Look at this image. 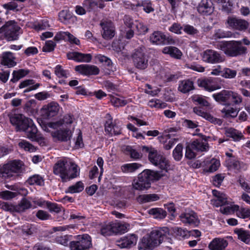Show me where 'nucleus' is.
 Instances as JSON below:
<instances>
[{"mask_svg":"<svg viewBox=\"0 0 250 250\" xmlns=\"http://www.w3.org/2000/svg\"><path fill=\"white\" fill-rule=\"evenodd\" d=\"M22 131L25 132L27 137L31 141L39 142L40 140L42 139V138L39 137L37 134V128L34 124L32 120L30 122V124H28L26 125L25 130H23Z\"/></svg>","mask_w":250,"mask_h":250,"instance_id":"18","label":"nucleus"},{"mask_svg":"<svg viewBox=\"0 0 250 250\" xmlns=\"http://www.w3.org/2000/svg\"><path fill=\"white\" fill-rule=\"evenodd\" d=\"M8 116L11 124L16 127L17 131L25 130L26 125L30 124L32 120L21 114H9Z\"/></svg>","mask_w":250,"mask_h":250,"instance_id":"9","label":"nucleus"},{"mask_svg":"<svg viewBox=\"0 0 250 250\" xmlns=\"http://www.w3.org/2000/svg\"><path fill=\"white\" fill-rule=\"evenodd\" d=\"M15 57L11 52H4L2 53L0 63L8 67H12L16 65Z\"/></svg>","mask_w":250,"mask_h":250,"instance_id":"20","label":"nucleus"},{"mask_svg":"<svg viewBox=\"0 0 250 250\" xmlns=\"http://www.w3.org/2000/svg\"><path fill=\"white\" fill-rule=\"evenodd\" d=\"M225 135L231 138L234 141H239L244 138L242 133L233 128H228L225 129Z\"/></svg>","mask_w":250,"mask_h":250,"instance_id":"26","label":"nucleus"},{"mask_svg":"<svg viewBox=\"0 0 250 250\" xmlns=\"http://www.w3.org/2000/svg\"><path fill=\"white\" fill-rule=\"evenodd\" d=\"M159 199V197L156 194H142L137 198L138 202L141 203L153 202Z\"/></svg>","mask_w":250,"mask_h":250,"instance_id":"31","label":"nucleus"},{"mask_svg":"<svg viewBox=\"0 0 250 250\" xmlns=\"http://www.w3.org/2000/svg\"><path fill=\"white\" fill-rule=\"evenodd\" d=\"M149 213L153 215L155 218L163 219L167 216V212L161 208H152L149 210Z\"/></svg>","mask_w":250,"mask_h":250,"instance_id":"37","label":"nucleus"},{"mask_svg":"<svg viewBox=\"0 0 250 250\" xmlns=\"http://www.w3.org/2000/svg\"><path fill=\"white\" fill-rule=\"evenodd\" d=\"M137 236L130 234L116 241V245L121 248H130L135 246L137 242Z\"/></svg>","mask_w":250,"mask_h":250,"instance_id":"15","label":"nucleus"},{"mask_svg":"<svg viewBox=\"0 0 250 250\" xmlns=\"http://www.w3.org/2000/svg\"><path fill=\"white\" fill-rule=\"evenodd\" d=\"M78 242L82 250L89 249L92 245L91 238L87 234L83 235Z\"/></svg>","mask_w":250,"mask_h":250,"instance_id":"34","label":"nucleus"},{"mask_svg":"<svg viewBox=\"0 0 250 250\" xmlns=\"http://www.w3.org/2000/svg\"><path fill=\"white\" fill-rule=\"evenodd\" d=\"M56 43L52 41H48L43 47L42 50L44 52H51L54 49Z\"/></svg>","mask_w":250,"mask_h":250,"instance_id":"64","label":"nucleus"},{"mask_svg":"<svg viewBox=\"0 0 250 250\" xmlns=\"http://www.w3.org/2000/svg\"><path fill=\"white\" fill-rule=\"evenodd\" d=\"M233 210L237 211V215L239 217L243 219L250 217V209L242 208H239L238 205L234 206Z\"/></svg>","mask_w":250,"mask_h":250,"instance_id":"33","label":"nucleus"},{"mask_svg":"<svg viewBox=\"0 0 250 250\" xmlns=\"http://www.w3.org/2000/svg\"><path fill=\"white\" fill-rule=\"evenodd\" d=\"M46 204L47 208L51 212L54 211L58 213L61 211V207L57 204L46 202Z\"/></svg>","mask_w":250,"mask_h":250,"instance_id":"62","label":"nucleus"},{"mask_svg":"<svg viewBox=\"0 0 250 250\" xmlns=\"http://www.w3.org/2000/svg\"><path fill=\"white\" fill-rule=\"evenodd\" d=\"M142 167L138 163H131L125 164L122 166V171L124 173L133 172Z\"/></svg>","mask_w":250,"mask_h":250,"instance_id":"36","label":"nucleus"},{"mask_svg":"<svg viewBox=\"0 0 250 250\" xmlns=\"http://www.w3.org/2000/svg\"><path fill=\"white\" fill-rule=\"evenodd\" d=\"M238 238L246 243L250 242V232L242 229L237 230Z\"/></svg>","mask_w":250,"mask_h":250,"instance_id":"39","label":"nucleus"},{"mask_svg":"<svg viewBox=\"0 0 250 250\" xmlns=\"http://www.w3.org/2000/svg\"><path fill=\"white\" fill-rule=\"evenodd\" d=\"M111 102L115 106H122L127 104L126 101L117 97H113L111 99Z\"/></svg>","mask_w":250,"mask_h":250,"instance_id":"59","label":"nucleus"},{"mask_svg":"<svg viewBox=\"0 0 250 250\" xmlns=\"http://www.w3.org/2000/svg\"><path fill=\"white\" fill-rule=\"evenodd\" d=\"M202 59L206 62L215 64L223 62L225 57L215 50L208 49L203 52Z\"/></svg>","mask_w":250,"mask_h":250,"instance_id":"10","label":"nucleus"},{"mask_svg":"<svg viewBox=\"0 0 250 250\" xmlns=\"http://www.w3.org/2000/svg\"><path fill=\"white\" fill-rule=\"evenodd\" d=\"M212 193L220 202V204H223L224 205L227 204V197L226 194L216 190H213Z\"/></svg>","mask_w":250,"mask_h":250,"instance_id":"45","label":"nucleus"},{"mask_svg":"<svg viewBox=\"0 0 250 250\" xmlns=\"http://www.w3.org/2000/svg\"><path fill=\"white\" fill-rule=\"evenodd\" d=\"M28 70H25L23 69H19L17 71L14 70L13 72V78L11 80V81L13 83H15L19 81L20 79L25 76L29 73Z\"/></svg>","mask_w":250,"mask_h":250,"instance_id":"35","label":"nucleus"},{"mask_svg":"<svg viewBox=\"0 0 250 250\" xmlns=\"http://www.w3.org/2000/svg\"><path fill=\"white\" fill-rule=\"evenodd\" d=\"M15 206L8 203L0 201V208L7 211L14 212Z\"/></svg>","mask_w":250,"mask_h":250,"instance_id":"56","label":"nucleus"},{"mask_svg":"<svg viewBox=\"0 0 250 250\" xmlns=\"http://www.w3.org/2000/svg\"><path fill=\"white\" fill-rule=\"evenodd\" d=\"M100 25L102 28V35L105 40H110L115 34V28L113 22L108 20H103Z\"/></svg>","mask_w":250,"mask_h":250,"instance_id":"11","label":"nucleus"},{"mask_svg":"<svg viewBox=\"0 0 250 250\" xmlns=\"http://www.w3.org/2000/svg\"><path fill=\"white\" fill-rule=\"evenodd\" d=\"M173 232L177 235L182 237H185L187 235L188 231L184 229L177 227L172 228Z\"/></svg>","mask_w":250,"mask_h":250,"instance_id":"58","label":"nucleus"},{"mask_svg":"<svg viewBox=\"0 0 250 250\" xmlns=\"http://www.w3.org/2000/svg\"><path fill=\"white\" fill-rule=\"evenodd\" d=\"M113 225L114 233H124L127 231V226L126 225L120 223H113Z\"/></svg>","mask_w":250,"mask_h":250,"instance_id":"41","label":"nucleus"},{"mask_svg":"<svg viewBox=\"0 0 250 250\" xmlns=\"http://www.w3.org/2000/svg\"><path fill=\"white\" fill-rule=\"evenodd\" d=\"M75 70L84 75H97L100 71L96 66L88 64H81L76 66Z\"/></svg>","mask_w":250,"mask_h":250,"instance_id":"16","label":"nucleus"},{"mask_svg":"<svg viewBox=\"0 0 250 250\" xmlns=\"http://www.w3.org/2000/svg\"><path fill=\"white\" fill-rule=\"evenodd\" d=\"M236 70L226 68L222 71V73L221 75L225 78L232 79L236 76Z\"/></svg>","mask_w":250,"mask_h":250,"instance_id":"51","label":"nucleus"},{"mask_svg":"<svg viewBox=\"0 0 250 250\" xmlns=\"http://www.w3.org/2000/svg\"><path fill=\"white\" fill-rule=\"evenodd\" d=\"M183 146L181 144H178L173 151V156L174 159L176 161H179L181 159L183 153Z\"/></svg>","mask_w":250,"mask_h":250,"instance_id":"50","label":"nucleus"},{"mask_svg":"<svg viewBox=\"0 0 250 250\" xmlns=\"http://www.w3.org/2000/svg\"><path fill=\"white\" fill-rule=\"evenodd\" d=\"M226 22L229 28L236 30H245L249 26V23L246 20L233 16H229Z\"/></svg>","mask_w":250,"mask_h":250,"instance_id":"12","label":"nucleus"},{"mask_svg":"<svg viewBox=\"0 0 250 250\" xmlns=\"http://www.w3.org/2000/svg\"><path fill=\"white\" fill-rule=\"evenodd\" d=\"M20 27L14 21L7 22L0 28V36L4 35L8 41L16 40L18 38Z\"/></svg>","mask_w":250,"mask_h":250,"instance_id":"6","label":"nucleus"},{"mask_svg":"<svg viewBox=\"0 0 250 250\" xmlns=\"http://www.w3.org/2000/svg\"><path fill=\"white\" fill-rule=\"evenodd\" d=\"M231 97L233 104L235 105H239L242 103L243 98L238 93L229 91V99Z\"/></svg>","mask_w":250,"mask_h":250,"instance_id":"48","label":"nucleus"},{"mask_svg":"<svg viewBox=\"0 0 250 250\" xmlns=\"http://www.w3.org/2000/svg\"><path fill=\"white\" fill-rule=\"evenodd\" d=\"M197 8L198 12L203 15H210L214 10L211 0H201Z\"/></svg>","mask_w":250,"mask_h":250,"instance_id":"17","label":"nucleus"},{"mask_svg":"<svg viewBox=\"0 0 250 250\" xmlns=\"http://www.w3.org/2000/svg\"><path fill=\"white\" fill-rule=\"evenodd\" d=\"M83 188L84 186L83 183L81 181H79L75 185L69 187L67 189V192L71 193L80 192L82 191Z\"/></svg>","mask_w":250,"mask_h":250,"instance_id":"40","label":"nucleus"},{"mask_svg":"<svg viewBox=\"0 0 250 250\" xmlns=\"http://www.w3.org/2000/svg\"><path fill=\"white\" fill-rule=\"evenodd\" d=\"M160 177V174L157 171L145 170L138 175L137 179L133 180L132 187L137 190H147L150 187L151 181L158 180Z\"/></svg>","mask_w":250,"mask_h":250,"instance_id":"3","label":"nucleus"},{"mask_svg":"<svg viewBox=\"0 0 250 250\" xmlns=\"http://www.w3.org/2000/svg\"><path fill=\"white\" fill-rule=\"evenodd\" d=\"M190 145L194 150L198 151H207L208 148L207 140L203 138H199L193 141Z\"/></svg>","mask_w":250,"mask_h":250,"instance_id":"22","label":"nucleus"},{"mask_svg":"<svg viewBox=\"0 0 250 250\" xmlns=\"http://www.w3.org/2000/svg\"><path fill=\"white\" fill-rule=\"evenodd\" d=\"M95 59L97 61L101 63H103L107 66H109L111 64V61L105 56L98 55L95 56Z\"/></svg>","mask_w":250,"mask_h":250,"instance_id":"57","label":"nucleus"},{"mask_svg":"<svg viewBox=\"0 0 250 250\" xmlns=\"http://www.w3.org/2000/svg\"><path fill=\"white\" fill-rule=\"evenodd\" d=\"M106 118L107 119L104 125V129L106 133L111 136L121 134V127L117 125L116 121L113 123L111 115L109 114H107Z\"/></svg>","mask_w":250,"mask_h":250,"instance_id":"13","label":"nucleus"},{"mask_svg":"<svg viewBox=\"0 0 250 250\" xmlns=\"http://www.w3.org/2000/svg\"><path fill=\"white\" fill-rule=\"evenodd\" d=\"M53 172L59 176L63 182L73 179L79 175L77 165L69 159L58 161L53 167Z\"/></svg>","mask_w":250,"mask_h":250,"instance_id":"1","label":"nucleus"},{"mask_svg":"<svg viewBox=\"0 0 250 250\" xmlns=\"http://www.w3.org/2000/svg\"><path fill=\"white\" fill-rule=\"evenodd\" d=\"M67 57L69 60H73L78 62H89L92 59L90 54H83L78 52H69L67 54Z\"/></svg>","mask_w":250,"mask_h":250,"instance_id":"19","label":"nucleus"},{"mask_svg":"<svg viewBox=\"0 0 250 250\" xmlns=\"http://www.w3.org/2000/svg\"><path fill=\"white\" fill-rule=\"evenodd\" d=\"M192 100L194 102H197L198 104L203 106H208L209 104L207 100L199 95H194L192 97Z\"/></svg>","mask_w":250,"mask_h":250,"instance_id":"55","label":"nucleus"},{"mask_svg":"<svg viewBox=\"0 0 250 250\" xmlns=\"http://www.w3.org/2000/svg\"><path fill=\"white\" fill-rule=\"evenodd\" d=\"M191 146V145L189 144L186 147L185 156L188 159H192L196 156L195 152L193 151L194 150Z\"/></svg>","mask_w":250,"mask_h":250,"instance_id":"63","label":"nucleus"},{"mask_svg":"<svg viewBox=\"0 0 250 250\" xmlns=\"http://www.w3.org/2000/svg\"><path fill=\"white\" fill-rule=\"evenodd\" d=\"M55 73L59 78H67L69 75L68 71L64 70L60 65H57L55 68Z\"/></svg>","mask_w":250,"mask_h":250,"instance_id":"49","label":"nucleus"},{"mask_svg":"<svg viewBox=\"0 0 250 250\" xmlns=\"http://www.w3.org/2000/svg\"><path fill=\"white\" fill-rule=\"evenodd\" d=\"M22 164L21 161L14 160L5 164L1 169V176L5 178H11L20 172Z\"/></svg>","mask_w":250,"mask_h":250,"instance_id":"8","label":"nucleus"},{"mask_svg":"<svg viewBox=\"0 0 250 250\" xmlns=\"http://www.w3.org/2000/svg\"><path fill=\"white\" fill-rule=\"evenodd\" d=\"M217 48L230 57H236L245 54L247 51V48L242 46L241 41L221 42L217 44Z\"/></svg>","mask_w":250,"mask_h":250,"instance_id":"4","label":"nucleus"},{"mask_svg":"<svg viewBox=\"0 0 250 250\" xmlns=\"http://www.w3.org/2000/svg\"><path fill=\"white\" fill-rule=\"evenodd\" d=\"M59 105L54 102L50 103L46 107L43 108L44 114L48 118L52 117L57 114L59 110Z\"/></svg>","mask_w":250,"mask_h":250,"instance_id":"24","label":"nucleus"},{"mask_svg":"<svg viewBox=\"0 0 250 250\" xmlns=\"http://www.w3.org/2000/svg\"><path fill=\"white\" fill-rule=\"evenodd\" d=\"M16 195V193L8 190L2 191L0 193V197L5 200L11 199L15 197Z\"/></svg>","mask_w":250,"mask_h":250,"instance_id":"61","label":"nucleus"},{"mask_svg":"<svg viewBox=\"0 0 250 250\" xmlns=\"http://www.w3.org/2000/svg\"><path fill=\"white\" fill-rule=\"evenodd\" d=\"M169 234L168 229L164 228L152 230L145 236L138 244L139 250H150L159 245Z\"/></svg>","mask_w":250,"mask_h":250,"instance_id":"2","label":"nucleus"},{"mask_svg":"<svg viewBox=\"0 0 250 250\" xmlns=\"http://www.w3.org/2000/svg\"><path fill=\"white\" fill-rule=\"evenodd\" d=\"M221 7L222 10L229 12L230 11L232 3L229 0H215Z\"/></svg>","mask_w":250,"mask_h":250,"instance_id":"46","label":"nucleus"},{"mask_svg":"<svg viewBox=\"0 0 250 250\" xmlns=\"http://www.w3.org/2000/svg\"><path fill=\"white\" fill-rule=\"evenodd\" d=\"M31 207L30 201L25 198H23L18 205L15 206V211L18 212H23Z\"/></svg>","mask_w":250,"mask_h":250,"instance_id":"32","label":"nucleus"},{"mask_svg":"<svg viewBox=\"0 0 250 250\" xmlns=\"http://www.w3.org/2000/svg\"><path fill=\"white\" fill-rule=\"evenodd\" d=\"M198 85L208 91H212L219 88L213 85V81L211 78L199 81Z\"/></svg>","mask_w":250,"mask_h":250,"instance_id":"27","label":"nucleus"},{"mask_svg":"<svg viewBox=\"0 0 250 250\" xmlns=\"http://www.w3.org/2000/svg\"><path fill=\"white\" fill-rule=\"evenodd\" d=\"M20 147L24 149L26 151H34L35 150V147L25 140H22L19 143Z\"/></svg>","mask_w":250,"mask_h":250,"instance_id":"54","label":"nucleus"},{"mask_svg":"<svg viewBox=\"0 0 250 250\" xmlns=\"http://www.w3.org/2000/svg\"><path fill=\"white\" fill-rule=\"evenodd\" d=\"M125 151L133 159H137L141 157V155L136 150L133 149L130 146H127L124 148Z\"/></svg>","mask_w":250,"mask_h":250,"instance_id":"47","label":"nucleus"},{"mask_svg":"<svg viewBox=\"0 0 250 250\" xmlns=\"http://www.w3.org/2000/svg\"><path fill=\"white\" fill-rule=\"evenodd\" d=\"M225 178V176L223 174H217L213 177L212 182L214 186L219 187L221 185L222 182Z\"/></svg>","mask_w":250,"mask_h":250,"instance_id":"60","label":"nucleus"},{"mask_svg":"<svg viewBox=\"0 0 250 250\" xmlns=\"http://www.w3.org/2000/svg\"><path fill=\"white\" fill-rule=\"evenodd\" d=\"M132 59L134 65L136 68L144 70L147 67L148 58L145 52L144 47L135 49L132 54Z\"/></svg>","mask_w":250,"mask_h":250,"instance_id":"7","label":"nucleus"},{"mask_svg":"<svg viewBox=\"0 0 250 250\" xmlns=\"http://www.w3.org/2000/svg\"><path fill=\"white\" fill-rule=\"evenodd\" d=\"M113 226V223L104 225L101 229V234L104 236H108L114 233Z\"/></svg>","mask_w":250,"mask_h":250,"instance_id":"44","label":"nucleus"},{"mask_svg":"<svg viewBox=\"0 0 250 250\" xmlns=\"http://www.w3.org/2000/svg\"><path fill=\"white\" fill-rule=\"evenodd\" d=\"M194 89L193 83L189 80H185L180 82L178 90L183 93H186Z\"/></svg>","mask_w":250,"mask_h":250,"instance_id":"28","label":"nucleus"},{"mask_svg":"<svg viewBox=\"0 0 250 250\" xmlns=\"http://www.w3.org/2000/svg\"><path fill=\"white\" fill-rule=\"evenodd\" d=\"M28 182L30 185L36 184L39 186H42L44 184L43 178L39 175H34L28 179Z\"/></svg>","mask_w":250,"mask_h":250,"instance_id":"43","label":"nucleus"},{"mask_svg":"<svg viewBox=\"0 0 250 250\" xmlns=\"http://www.w3.org/2000/svg\"><path fill=\"white\" fill-rule=\"evenodd\" d=\"M166 54H169L171 57L177 59H180L182 55V52L177 47L174 46L165 47L162 51Z\"/></svg>","mask_w":250,"mask_h":250,"instance_id":"25","label":"nucleus"},{"mask_svg":"<svg viewBox=\"0 0 250 250\" xmlns=\"http://www.w3.org/2000/svg\"><path fill=\"white\" fill-rule=\"evenodd\" d=\"M148 105L151 107L163 108L166 106V104L162 102L158 99L151 100L148 103Z\"/></svg>","mask_w":250,"mask_h":250,"instance_id":"53","label":"nucleus"},{"mask_svg":"<svg viewBox=\"0 0 250 250\" xmlns=\"http://www.w3.org/2000/svg\"><path fill=\"white\" fill-rule=\"evenodd\" d=\"M71 132L69 129H60L53 133V136L57 137L59 140L66 141L70 139Z\"/></svg>","mask_w":250,"mask_h":250,"instance_id":"29","label":"nucleus"},{"mask_svg":"<svg viewBox=\"0 0 250 250\" xmlns=\"http://www.w3.org/2000/svg\"><path fill=\"white\" fill-rule=\"evenodd\" d=\"M179 217L181 222L185 224L197 226L200 222L196 214L191 210L182 213Z\"/></svg>","mask_w":250,"mask_h":250,"instance_id":"14","label":"nucleus"},{"mask_svg":"<svg viewBox=\"0 0 250 250\" xmlns=\"http://www.w3.org/2000/svg\"><path fill=\"white\" fill-rule=\"evenodd\" d=\"M97 5V0H84L83 2V6L88 11L96 8Z\"/></svg>","mask_w":250,"mask_h":250,"instance_id":"52","label":"nucleus"},{"mask_svg":"<svg viewBox=\"0 0 250 250\" xmlns=\"http://www.w3.org/2000/svg\"><path fill=\"white\" fill-rule=\"evenodd\" d=\"M204 162L206 165L208 163L209 164L208 169L207 170L209 172L216 171L220 165L219 161L216 159H212L210 161L207 160Z\"/></svg>","mask_w":250,"mask_h":250,"instance_id":"38","label":"nucleus"},{"mask_svg":"<svg viewBox=\"0 0 250 250\" xmlns=\"http://www.w3.org/2000/svg\"><path fill=\"white\" fill-rule=\"evenodd\" d=\"M239 110L233 107H229V108H224L222 110V113L224 114V116L226 118L232 117L235 118L237 116Z\"/></svg>","mask_w":250,"mask_h":250,"instance_id":"42","label":"nucleus"},{"mask_svg":"<svg viewBox=\"0 0 250 250\" xmlns=\"http://www.w3.org/2000/svg\"><path fill=\"white\" fill-rule=\"evenodd\" d=\"M143 149L148 152V159L151 164L158 168L167 171L169 167L168 160L160 151L154 148L144 146Z\"/></svg>","mask_w":250,"mask_h":250,"instance_id":"5","label":"nucleus"},{"mask_svg":"<svg viewBox=\"0 0 250 250\" xmlns=\"http://www.w3.org/2000/svg\"><path fill=\"white\" fill-rule=\"evenodd\" d=\"M228 245V241L223 238H215L209 244L210 250H224Z\"/></svg>","mask_w":250,"mask_h":250,"instance_id":"21","label":"nucleus"},{"mask_svg":"<svg viewBox=\"0 0 250 250\" xmlns=\"http://www.w3.org/2000/svg\"><path fill=\"white\" fill-rule=\"evenodd\" d=\"M229 90H223L220 92L214 94L212 97L214 100L219 103H224L229 100Z\"/></svg>","mask_w":250,"mask_h":250,"instance_id":"30","label":"nucleus"},{"mask_svg":"<svg viewBox=\"0 0 250 250\" xmlns=\"http://www.w3.org/2000/svg\"><path fill=\"white\" fill-rule=\"evenodd\" d=\"M149 40L153 44H166V36L160 31H155L150 35Z\"/></svg>","mask_w":250,"mask_h":250,"instance_id":"23","label":"nucleus"}]
</instances>
